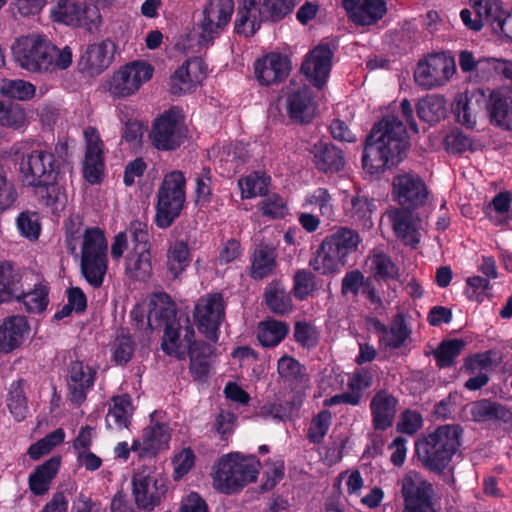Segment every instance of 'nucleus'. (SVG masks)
<instances>
[{
    "mask_svg": "<svg viewBox=\"0 0 512 512\" xmlns=\"http://www.w3.org/2000/svg\"><path fill=\"white\" fill-rule=\"evenodd\" d=\"M68 158V143L60 139L54 146L24 144L14 151L21 183L32 191L39 204L52 211L66 203L65 188L59 184V178Z\"/></svg>",
    "mask_w": 512,
    "mask_h": 512,
    "instance_id": "nucleus-1",
    "label": "nucleus"
},
{
    "mask_svg": "<svg viewBox=\"0 0 512 512\" xmlns=\"http://www.w3.org/2000/svg\"><path fill=\"white\" fill-rule=\"evenodd\" d=\"M410 147L406 126L395 115L383 116L366 136L362 167L370 175H379L397 167Z\"/></svg>",
    "mask_w": 512,
    "mask_h": 512,
    "instance_id": "nucleus-2",
    "label": "nucleus"
},
{
    "mask_svg": "<svg viewBox=\"0 0 512 512\" xmlns=\"http://www.w3.org/2000/svg\"><path fill=\"white\" fill-rule=\"evenodd\" d=\"M15 62L33 73H52L66 70L72 64L69 46L59 49L46 36L32 34L20 37L12 47Z\"/></svg>",
    "mask_w": 512,
    "mask_h": 512,
    "instance_id": "nucleus-3",
    "label": "nucleus"
},
{
    "mask_svg": "<svg viewBox=\"0 0 512 512\" xmlns=\"http://www.w3.org/2000/svg\"><path fill=\"white\" fill-rule=\"evenodd\" d=\"M462 432L460 425L445 424L419 439L415 444V452L423 466L441 474L460 447Z\"/></svg>",
    "mask_w": 512,
    "mask_h": 512,
    "instance_id": "nucleus-4",
    "label": "nucleus"
},
{
    "mask_svg": "<svg viewBox=\"0 0 512 512\" xmlns=\"http://www.w3.org/2000/svg\"><path fill=\"white\" fill-rule=\"evenodd\" d=\"M361 241L357 231L340 227L323 239L309 266L322 275H334L346 265L347 257L358 249Z\"/></svg>",
    "mask_w": 512,
    "mask_h": 512,
    "instance_id": "nucleus-5",
    "label": "nucleus"
},
{
    "mask_svg": "<svg viewBox=\"0 0 512 512\" xmlns=\"http://www.w3.org/2000/svg\"><path fill=\"white\" fill-rule=\"evenodd\" d=\"M260 462L252 456L243 458L238 453L222 456L214 465L213 485L221 493L230 495L256 481Z\"/></svg>",
    "mask_w": 512,
    "mask_h": 512,
    "instance_id": "nucleus-6",
    "label": "nucleus"
},
{
    "mask_svg": "<svg viewBox=\"0 0 512 512\" xmlns=\"http://www.w3.org/2000/svg\"><path fill=\"white\" fill-rule=\"evenodd\" d=\"M186 178L180 170L167 173L157 191L155 224L169 228L181 215L186 200Z\"/></svg>",
    "mask_w": 512,
    "mask_h": 512,
    "instance_id": "nucleus-7",
    "label": "nucleus"
},
{
    "mask_svg": "<svg viewBox=\"0 0 512 512\" xmlns=\"http://www.w3.org/2000/svg\"><path fill=\"white\" fill-rule=\"evenodd\" d=\"M152 145L159 151H174L187 140L182 109L172 106L158 115L150 132Z\"/></svg>",
    "mask_w": 512,
    "mask_h": 512,
    "instance_id": "nucleus-8",
    "label": "nucleus"
},
{
    "mask_svg": "<svg viewBox=\"0 0 512 512\" xmlns=\"http://www.w3.org/2000/svg\"><path fill=\"white\" fill-rule=\"evenodd\" d=\"M235 11L233 0H207L198 21V42L201 46L213 45L215 39L223 34Z\"/></svg>",
    "mask_w": 512,
    "mask_h": 512,
    "instance_id": "nucleus-9",
    "label": "nucleus"
},
{
    "mask_svg": "<svg viewBox=\"0 0 512 512\" xmlns=\"http://www.w3.org/2000/svg\"><path fill=\"white\" fill-rule=\"evenodd\" d=\"M226 315V302L221 292L201 296L194 307L196 326L205 338L213 343L219 339V330Z\"/></svg>",
    "mask_w": 512,
    "mask_h": 512,
    "instance_id": "nucleus-10",
    "label": "nucleus"
},
{
    "mask_svg": "<svg viewBox=\"0 0 512 512\" xmlns=\"http://www.w3.org/2000/svg\"><path fill=\"white\" fill-rule=\"evenodd\" d=\"M131 482L135 505L139 510L147 512L160 506L168 491L165 478L144 471L134 473Z\"/></svg>",
    "mask_w": 512,
    "mask_h": 512,
    "instance_id": "nucleus-11",
    "label": "nucleus"
},
{
    "mask_svg": "<svg viewBox=\"0 0 512 512\" xmlns=\"http://www.w3.org/2000/svg\"><path fill=\"white\" fill-rule=\"evenodd\" d=\"M400 494L403 498V512H435L433 507L432 484L417 472H409L400 481Z\"/></svg>",
    "mask_w": 512,
    "mask_h": 512,
    "instance_id": "nucleus-12",
    "label": "nucleus"
},
{
    "mask_svg": "<svg viewBox=\"0 0 512 512\" xmlns=\"http://www.w3.org/2000/svg\"><path fill=\"white\" fill-rule=\"evenodd\" d=\"M153 67L144 62L137 61L125 65L114 73L108 85V91L114 97H127L134 94L144 82L153 76Z\"/></svg>",
    "mask_w": 512,
    "mask_h": 512,
    "instance_id": "nucleus-13",
    "label": "nucleus"
},
{
    "mask_svg": "<svg viewBox=\"0 0 512 512\" xmlns=\"http://www.w3.org/2000/svg\"><path fill=\"white\" fill-rule=\"evenodd\" d=\"M392 194L404 208L415 209L425 205L428 189L423 179L415 173H402L394 176Z\"/></svg>",
    "mask_w": 512,
    "mask_h": 512,
    "instance_id": "nucleus-14",
    "label": "nucleus"
},
{
    "mask_svg": "<svg viewBox=\"0 0 512 512\" xmlns=\"http://www.w3.org/2000/svg\"><path fill=\"white\" fill-rule=\"evenodd\" d=\"M291 60L279 52H270L254 62L255 78L261 86L279 84L289 76Z\"/></svg>",
    "mask_w": 512,
    "mask_h": 512,
    "instance_id": "nucleus-15",
    "label": "nucleus"
},
{
    "mask_svg": "<svg viewBox=\"0 0 512 512\" xmlns=\"http://www.w3.org/2000/svg\"><path fill=\"white\" fill-rule=\"evenodd\" d=\"M334 53L328 43H320L305 56L301 72L316 88L321 89L330 74Z\"/></svg>",
    "mask_w": 512,
    "mask_h": 512,
    "instance_id": "nucleus-16",
    "label": "nucleus"
},
{
    "mask_svg": "<svg viewBox=\"0 0 512 512\" xmlns=\"http://www.w3.org/2000/svg\"><path fill=\"white\" fill-rule=\"evenodd\" d=\"M97 372L83 361H71L67 367V389L71 403L80 406L87 398L88 392L93 388Z\"/></svg>",
    "mask_w": 512,
    "mask_h": 512,
    "instance_id": "nucleus-17",
    "label": "nucleus"
},
{
    "mask_svg": "<svg viewBox=\"0 0 512 512\" xmlns=\"http://www.w3.org/2000/svg\"><path fill=\"white\" fill-rule=\"evenodd\" d=\"M115 51V43L110 39L89 44L80 56L78 70L89 77L100 75L111 65Z\"/></svg>",
    "mask_w": 512,
    "mask_h": 512,
    "instance_id": "nucleus-18",
    "label": "nucleus"
},
{
    "mask_svg": "<svg viewBox=\"0 0 512 512\" xmlns=\"http://www.w3.org/2000/svg\"><path fill=\"white\" fill-rule=\"evenodd\" d=\"M86 150L83 161V176L90 184L102 181L104 171L103 142L98 131L89 126L84 131Z\"/></svg>",
    "mask_w": 512,
    "mask_h": 512,
    "instance_id": "nucleus-19",
    "label": "nucleus"
},
{
    "mask_svg": "<svg viewBox=\"0 0 512 512\" xmlns=\"http://www.w3.org/2000/svg\"><path fill=\"white\" fill-rule=\"evenodd\" d=\"M490 96L487 98L482 89L467 90L456 99L453 110L456 120L466 126L473 128L477 121V116L482 111H489Z\"/></svg>",
    "mask_w": 512,
    "mask_h": 512,
    "instance_id": "nucleus-20",
    "label": "nucleus"
},
{
    "mask_svg": "<svg viewBox=\"0 0 512 512\" xmlns=\"http://www.w3.org/2000/svg\"><path fill=\"white\" fill-rule=\"evenodd\" d=\"M451 75L447 60L439 54H431L419 61L414 71L415 82L426 89L444 84Z\"/></svg>",
    "mask_w": 512,
    "mask_h": 512,
    "instance_id": "nucleus-21",
    "label": "nucleus"
},
{
    "mask_svg": "<svg viewBox=\"0 0 512 512\" xmlns=\"http://www.w3.org/2000/svg\"><path fill=\"white\" fill-rule=\"evenodd\" d=\"M348 19L356 26H371L387 13L386 0H342Z\"/></svg>",
    "mask_w": 512,
    "mask_h": 512,
    "instance_id": "nucleus-22",
    "label": "nucleus"
},
{
    "mask_svg": "<svg viewBox=\"0 0 512 512\" xmlns=\"http://www.w3.org/2000/svg\"><path fill=\"white\" fill-rule=\"evenodd\" d=\"M398 399L386 389L377 391L370 401L372 426L376 431L392 427L397 413Z\"/></svg>",
    "mask_w": 512,
    "mask_h": 512,
    "instance_id": "nucleus-23",
    "label": "nucleus"
},
{
    "mask_svg": "<svg viewBox=\"0 0 512 512\" xmlns=\"http://www.w3.org/2000/svg\"><path fill=\"white\" fill-rule=\"evenodd\" d=\"M205 76L206 67L200 57L187 59L171 76L170 91L174 95L184 94Z\"/></svg>",
    "mask_w": 512,
    "mask_h": 512,
    "instance_id": "nucleus-24",
    "label": "nucleus"
},
{
    "mask_svg": "<svg viewBox=\"0 0 512 512\" xmlns=\"http://www.w3.org/2000/svg\"><path fill=\"white\" fill-rule=\"evenodd\" d=\"M23 270L11 261H0V305L23 296Z\"/></svg>",
    "mask_w": 512,
    "mask_h": 512,
    "instance_id": "nucleus-25",
    "label": "nucleus"
},
{
    "mask_svg": "<svg viewBox=\"0 0 512 512\" xmlns=\"http://www.w3.org/2000/svg\"><path fill=\"white\" fill-rule=\"evenodd\" d=\"M176 304L171 296L166 292H155L149 301V310L147 314L148 324L152 327H166L167 325L177 324Z\"/></svg>",
    "mask_w": 512,
    "mask_h": 512,
    "instance_id": "nucleus-26",
    "label": "nucleus"
},
{
    "mask_svg": "<svg viewBox=\"0 0 512 512\" xmlns=\"http://www.w3.org/2000/svg\"><path fill=\"white\" fill-rule=\"evenodd\" d=\"M29 331V324L24 316L6 317L0 324V353L8 354L17 349Z\"/></svg>",
    "mask_w": 512,
    "mask_h": 512,
    "instance_id": "nucleus-27",
    "label": "nucleus"
},
{
    "mask_svg": "<svg viewBox=\"0 0 512 512\" xmlns=\"http://www.w3.org/2000/svg\"><path fill=\"white\" fill-rule=\"evenodd\" d=\"M393 231L404 245L415 247L420 242V234L417 228V219L411 208H396L389 212Z\"/></svg>",
    "mask_w": 512,
    "mask_h": 512,
    "instance_id": "nucleus-28",
    "label": "nucleus"
},
{
    "mask_svg": "<svg viewBox=\"0 0 512 512\" xmlns=\"http://www.w3.org/2000/svg\"><path fill=\"white\" fill-rule=\"evenodd\" d=\"M311 153L315 168L325 174L339 173L345 167L343 151L330 143L314 144Z\"/></svg>",
    "mask_w": 512,
    "mask_h": 512,
    "instance_id": "nucleus-29",
    "label": "nucleus"
},
{
    "mask_svg": "<svg viewBox=\"0 0 512 512\" xmlns=\"http://www.w3.org/2000/svg\"><path fill=\"white\" fill-rule=\"evenodd\" d=\"M277 268V252L267 245H258L250 256L248 275L255 281L271 276Z\"/></svg>",
    "mask_w": 512,
    "mask_h": 512,
    "instance_id": "nucleus-30",
    "label": "nucleus"
},
{
    "mask_svg": "<svg viewBox=\"0 0 512 512\" xmlns=\"http://www.w3.org/2000/svg\"><path fill=\"white\" fill-rule=\"evenodd\" d=\"M376 209L375 199L366 192L358 190L351 197L349 206L346 208V214L355 225L370 229L374 225L372 215L376 212Z\"/></svg>",
    "mask_w": 512,
    "mask_h": 512,
    "instance_id": "nucleus-31",
    "label": "nucleus"
},
{
    "mask_svg": "<svg viewBox=\"0 0 512 512\" xmlns=\"http://www.w3.org/2000/svg\"><path fill=\"white\" fill-rule=\"evenodd\" d=\"M488 115L492 125L512 130V94L493 90L490 93Z\"/></svg>",
    "mask_w": 512,
    "mask_h": 512,
    "instance_id": "nucleus-32",
    "label": "nucleus"
},
{
    "mask_svg": "<svg viewBox=\"0 0 512 512\" xmlns=\"http://www.w3.org/2000/svg\"><path fill=\"white\" fill-rule=\"evenodd\" d=\"M313 100L312 90L307 87H301L292 92L287 97V112L289 117L300 123H309L313 118Z\"/></svg>",
    "mask_w": 512,
    "mask_h": 512,
    "instance_id": "nucleus-33",
    "label": "nucleus"
},
{
    "mask_svg": "<svg viewBox=\"0 0 512 512\" xmlns=\"http://www.w3.org/2000/svg\"><path fill=\"white\" fill-rule=\"evenodd\" d=\"M61 465L60 456H52L38 465L28 477L30 491L36 496L46 494Z\"/></svg>",
    "mask_w": 512,
    "mask_h": 512,
    "instance_id": "nucleus-34",
    "label": "nucleus"
},
{
    "mask_svg": "<svg viewBox=\"0 0 512 512\" xmlns=\"http://www.w3.org/2000/svg\"><path fill=\"white\" fill-rule=\"evenodd\" d=\"M470 412L475 422L494 420L512 426V411L507 406L491 399L475 401Z\"/></svg>",
    "mask_w": 512,
    "mask_h": 512,
    "instance_id": "nucleus-35",
    "label": "nucleus"
},
{
    "mask_svg": "<svg viewBox=\"0 0 512 512\" xmlns=\"http://www.w3.org/2000/svg\"><path fill=\"white\" fill-rule=\"evenodd\" d=\"M142 455L155 456L163 449L168 448L171 439L170 427L166 423L152 422L142 431Z\"/></svg>",
    "mask_w": 512,
    "mask_h": 512,
    "instance_id": "nucleus-36",
    "label": "nucleus"
},
{
    "mask_svg": "<svg viewBox=\"0 0 512 512\" xmlns=\"http://www.w3.org/2000/svg\"><path fill=\"white\" fill-rule=\"evenodd\" d=\"M214 348L208 343H193L190 351H187L189 356V371L195 381L205 382L210 373V356Z\"/></svg>",
    "mask_w": 512,
    "mask_h": 512,
    "instance_id": "nucleus-37",
    "label": "nucleus"
},
{
    "mask_svg": "<svg viewBox=\"0 0 512 512\" xmlns=\"http://www.w3.org/2000/svg\"><path fill=\"white\" fill-rule=\"evenodd\" d=\"M192 254L188 243L176 240L170 243L166 253V269L172 279H178L190 266Z\"/></svg>",
    "mask_w": 512,
    "mask_h": 512,
    "instance_id": "nucleus-38",
    "label": "nucleus"
},
{
    "mask_svg": "<svg viewBox=\"0 0 512 512\" xmlns=\"http://www.w3.org/2000/svg\"><path fill=\"white\" fill-rule=\"evenodd\" d=\"M125 274L134 281H147L152 274L150 250L131 249L125 260Z\"/></svg>",
    "mask_w": 512,
    "mask_h": 512,
    "instance_id": "nucleus-39",
    "label": "nucleus"
},
{
    "mask_svg": "<svg viewBox=\"0 0 512 512\" xmlns=\"http://www.w3.org/2000/svg\"><path fill=\"white\" fill-rule=\"evenodd\" d=\"M264 302L267 308L276 315L287 314L293 307L290 292H288L284 285L278 280H273L266 286L264 290Z\"/></svg>",
    "mask_w": 512,
    "mask_h": 512,
    "instance_id": "nucleus-40",
    "label": "nucleus"
},
{
    "mask_svg": "<svg viewBox=\"0 0 512 512\" xmlns=\"http://www.w3.org/2000/svg\"><path fill=\"white\" fill-rule=\"evenodd\" d=\"M370 261V272L375 281L388 283L399 280L400 269L389 254L373 250Z\"/></svg>",
    "mask_w": 512,
    "mask_h": 512,
    "instance_id": "nucleus-41",
    "label": "nucleus"
},
{
    "mask_svg": "<svg viewBox=\"0 0 512 512\" xmlns=\"http://www.w3.org/2000/svg\"><path fill=\"white\" fill-rule=\"evenodd\" d=\"M81 273L85 280L94 288L103 285L108 269V255L81 257Z\"/></svg>",
    "mask_w": 512,
    "mask_h": 512,
    "instance_id": "nucleus-42",
    "label": "nucleus"
},
{
    "mask_svg": "<svg viewBox=\"0 0 512 512\" xmlns=\"http://www.w3.org/2000/svg\"><path fill=\"white\" fill-rule=\"evenodd\" d=\"M289 325L286 322L269 319L259 325L257 339L263 347L273 348L287 336Z\"/></svg>",
    "mask_w": 512,
    "mask_h": 512,
    "instance_id": "nucleus-43",
    "label": "nucleus"
},
{
    "mask_svg": "<svg viewBox=\"0 0 512 512\" xmlns=\"http://www.w3.org/2000/svg\"><path fill=\"white\" fill-rule=\"evenodd\" d=\"M50 15L54 22L69 26H81L85 10L74 1L59 0L57 5L51 9Z\"/></svg>",
    "mask_w": 512,
    "mask_h": 512,
    "instance_id": "nucleus-44",
    "label": "nucleus"
},
{
    "mask_svg": "<svg viewBox=\"0 0 512 512\" xmlns=\"http://www.w3.org/2000/svg\"><path fill=\"white\" fill-rule=\"evenodd\" d=\"M25 384V380L18 379L11 383L8 390L7 407L17 422L23 421L29 412Z\"/></svg>",
    "mask_w": 512,
    "mask_h": 512,
    "instance_id": "nucleus-45",
    "label": "nucleus"
},
{
    "mask_svg": "<svg viewBox=\"0 0 512 512\" xmlns=\"http://www.w3.org/2000/svg\"><path fill=\"white\" fill-rule=\"evenodd\" d=\"M279 376L292 385L300 386L309 381L306 367L292 356L284 355L277 362Z\"/></svg>",
    "mask_w": 512,
    "mask_h": 512,
    "instance_id": "nucleus-46",
    "label": "nucleus"
},
{
    "mask_svg": "<svg viewBox=\"0 0 512 512\" xmlns=\"http://www.w3.org/2000/svg\"><path fill=\"white\" fill-rule=\"evenodd\" d=\"M182 327L179 324L167 325L164 327V334L161 341L162 351L168 355L184 360L187 356L186 346L182 340Z\"/></svg>",
    "mask_w": 512,
    "mask_h": 512,
    "instance_id": "nucleus-47",
    "label": "nucleus"
},
{
    "mask_svg": "<svg viewBox=\"0 0 512 512\" xmlns=\"http://www.w3.org/2000/svg\"><path fill=\"white\" fill-rule=\"evenodd\" d=\"M48 295L47 284L38 283L32 290L26 291L23 288V296H19L15 301L22 303L28 313H42L49 304Z\"/></svg>",
    "mask_w": 512,
    "mask_h": 512,
    "instance_id": "nucleus-48",
    "label": "nucleus"
},
{
    "mask_svg": "<svg viewBox=\"0 0 512 512\" xmlns=\"http://www.w3.org/2000/svg\"><path fill=\"white\" fill-rule=\"evenodd\" d=\"M417 116L420 120L434 124L446 116L445 101L437 96H427L417 103Z\"/></svg>",
    "mask_w": 512,
    "mask_h": 512,
    "instance_id": "nucleus-49",
    "label": "nucleus"
},
{
    "mask_svg": "<svg viewBox=\"0 0 512 512\" xmlns=\"http://www.w3.org/2000/svg\"><path fill=\"white\" fill-rule=\"evenodd\" d=\"M466 342L463 339L443 340L433 351L437 366L449 368L454 365L455 359L461 354Z\"/></svg>",
    "mask_w": 512,
    "mask_h": 512,
    "instance_id": "nucleus-50",
    "label": "nucleus"
},
{
    "mask_svg": "<svg viewBox=\"0 0 512 512\" xmlns=\"http://www.w3.org/2000/svg\"><path fill=\"white\" fill-rule=\"evenodd\" d=\"M108 243L103 230L99 227L87 228L83 235L81 257L107 255Z\"/></svg>",
    "mask_w": 512,
    "mask_h": 512,
    "instance_id": "nucleus-51",
    "label": "nucleus"
},
{
    "mask_svg": "<svg viewBox=\"0 0 512 512\" xmlns=\"http://www.w3.org/2000/svg\"><path fill=\"white\" fill-rule=\"evenodd\" d=\"M106 420L113 419L116 427L127 428L132 416V400L128 394L117 395L112 398Z\"/></svg>",
    "mask_w": 512,
    "mask_h": 512,
    "instance_id": "nucleus-52",
    "label": "nucleus"
},
{
    "mask_svg": "<svg viewBox=\"0 0 512 512\" xmlns=\"http://www.w3.org/2000/svg\"><path fill=\"white\" fill-rule=\"evenodd\" d=\"M295 409L296 405L293 400L277 399L261 405L257 411V415L264 419L272 417L275 420L286 421L292 417Z\"/></svg>",
    "mask_w": 512,
    "mask_h": 512,
    "instance_id": "nucleus-53",
    "label": "nucleus"
},
{
    "mask_svg": "<svg viewBox=\"0 0 512 512\" xmlns=\"http://www.w3.org/2000/svg\"><path fill=\"white\" fill-rule=\"evenodd\" d=\"M474 13L484 24L495 27L496 21L503 15L501 0H469Z\"/></svg>",
    "mask_w": 512,
    "mask_h": 512,
    "instance_id": "nucleus-54",
    "label": "nucleus"
},
{
    "mask_svg": "<svg viewBox=\"0 0 512 512\" xmlns=\"http://www.w3.org/2000/svg\"><path fill=\"white\" fill-rule=\"evenodd\" d=\"M332 412L328 409L321 410L311 419L307 439L312 444H320L327 435L332 424Z\"/></svg>",
    "mask_w": 512,
    "mask_h": 512,
    "instance_id": "nucleus-55",
    "label": "nucleus"
},
{
    "mask_svg": "<svg viewBox=\"0 0 512 512\" xmlns=\"http://www.w3.org/2000/svg\"><path fill=\"white\" fill-rule=\"evenodd\" d=\"M0 93L11 99L28 100L34 96L35 86L21 79H3L0 83Z\"/></svg>",
    "mask_w": 512,
    "mask_h": 512,
    "instance_id": "nucleus-56",
    "label": "nucleus"
},
{
    "mask_svg": "<svg viewBox=\"0 0 512 512\" xmlns=\"http://www.w3.org/2000/svg\"><path fill=\"white\" fill-rule=\"evenodd\" d=\"M303 206H317L320 215L327 220L334 216L333 199L327 188L318 187L314 189L305 197Z\"/></svg>",
    "mask_w": 512,
    "mask_h": 512,
    "instance_id": "nucleus-57",
    "label": "nucleus"
},
{
    "mask_svg": "<svg viewBox=\"0 0 512 512\" xmlns=\"http://www.w3.org/2000/svg\"><path fill=\"white\" fill-rule=\"evenodd\" d=\"M317 289L316 276L307 269H299L293 276V293L296 299L303 301Z\"/></svg>",
    "mask_w": 512,
    "mask_h": 512,
    "instance_id": "nucleus-58",
    "label": "nucleus"
},
{
    "mask_svg": "<svg viewBox=\"0 0 512 512\" xmlns=\"http://www.w3.org/2000/svg\"><path fill=\"white\" fill-rule=\"evenodd\" d=\"M26 121V114L24 109L16 103L0 102V125L21 129L24 127Z\"/></svg>",
    "mask_w": 512,
    "mask_h": 512,
    "instance_id": "nucleus-59",
    "label": "nucleus"
},
{
    "mask_svg": "<svg viewBox=\"0 0 512 512\" xmlns=\"http://www.w3.org/2000/svg\"><path fill=\"white\" fill-rule=\"evenodd\" d=\"M136 344L131 335L120 334L117 336L112 348V359L120 366L126 365L133 357Z\"/></svg>",
    "mask_w": 512,
    "mask_h": 512,
    "instance_id": "nucleus-60",
    "label": "nucleus"
},
{
    "mask_svg": "<svg viewBox=\"0 0 512 512\" xmlns=\"http://www.w3.org/2000/svg\"><path fill=\"white\" fill-rule=\"evenodd\" d=\"M388 333L391 334L386 343L388 347L399 349L404 345L411 335V329L408 327L403 314L398 313L393 317Z\"/></svg>",
    "mask_w": 512,
    "mask_h": 512,
    "instance_id": "nucleus-61",
    "label": "nucleus"
},
{
    "mask_svg": "<svg viewBox=\"0 0 512 512\" xmlns=\"http://www.w3.org/2000/svg\"><path fill=\"white\" fill-rule=\"evenodd\" d=\"M262 19H258L252 12L236 11L234 32L245 38L253 37L261 28Z\"/></svg>",
    "mask_w": 512,
    "mask_h": 512,
    "instance_id": "nucleus-62",
    "label": "nucleus"
},
{
    "mask_svg": "<svg viewBox=\"0 0 512 512\" xmlns=\"http://www.w3.org/2000/svg\"><path fill=\"white\" fill-rule=\"evenodd\" d=\"M296 4V0H263V14H267V19L277 22L289 15Z\"/></svg>",
    "mask_w": 512,
    "mask_h": 512,
    "instance_id": "nucleus-63",
    "label": "nucleus"
},
{
    "mask_svg": "<svg viewBox=\"0 0 512 512\" xmlns=\"http://www.w3.org/2000/svg\"><path fill=\"white\" fill-rule=\"evenodd\" d=\"M294 339L304 348H313L319 342V333L316 327L306 321H297L294 325Z\"/></svg>",
    "mask_w": 512,
    "mask_h": 512,
    "instance_id": "nucleus-64",
    "label": "nucleus"
}]
</instances>
